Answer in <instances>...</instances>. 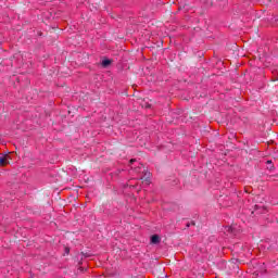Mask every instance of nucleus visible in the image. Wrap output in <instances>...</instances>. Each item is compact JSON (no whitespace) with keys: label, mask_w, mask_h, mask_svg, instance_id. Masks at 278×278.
Listing matches in <instances>:
<instances>
[{"label":"nucleus","mask_w":278,"mask_h":278,"mask_svg":"<svg viewBox=\"0 0 278 278\" xmlns=\"http://www.w3.org/2000/svg\"><path fill=\"white\" fill-rule=\"evenodd\" d=\"M269 170H273V166H271V167H269Z\"/></svg>","instance_id":"9d476101"},{"label":"nucleus","mask_w":278,"mask_h":278,"mask_svg":"<svg viewBox=\"0 0 278 278\" xmlns=\"http://www.w3.org/2000/svg\"><path fill=\"white\" fill-rule=\"evenodd\" d=\"M226 231H228V233H233V227L231 226L226 227Z\"/></svg>","instance_id":"39448f33"},{"label":"nucleus","mask_w":278,"mask_h":278,"mask_svg":"<svg viewBox=\"0 0 278 278\" xmlns=\"http://www.w3.org/2000/svg\"><path fill=\"white\" fill-rule=\"evenodd\" d=\"M142 167H143V165H140V166H138V167H135L136 173H140V170H141Z\"/></svg>","instance_id":"423d86ee"},{"label":"nucleus","mask_w":278,"mask_h":278,"mask_svg":"<svg viewBox=\"0 0 278 278\" xmlns=\"http://www.w3.org/2000/svg\"><path fill=\"white\" fill-rule=\"evenodd\" d=\"M110 64H112V61L111 60H103L102 61V66L104 67V68H108V66H110Z\"/></svg>","instance_id":"20e7f679"},{"label":"nucleus","mask_w":278,"mask_h":278,"mask_svg":"<svg viewBox=\"0 0 278 278\" xmlns=\"http://www.w3.org/2000/svg\"><path fill=\"white\" fill-rule=\"evenodd\" d=\"M255 207H256V210H258V206H257V205H255Z\"/></svg>","instance_id":"9b49d317"},{"label":"nucleus","mask_w":278,"mask_h":278,"mask_svg":"<svg viewBox=\"0 0 278 278\" xmlns=\"http://www.w3.org/2000/svg\"><path fill=\"white\" fill-rule=\"evenodd\" d=\"M10 164V155L0 153V166H8Z\"/></svg>","instance_id":"f257e3e1"},{"label":"nucleus","mask_w":278,"mask_h":278,"mask_svg":"<svg viewBox=\"0 0 278 278\" xmlns=\"http://www.w3.org/2000/svg\"><path fill=\"white\" fill-rule=\"evenodd\" d=\"M266 164H273V161H267Z\"/></svg>","instance_id":"6e6552de"},{"label":"nucleus","mask_w":278,"mask_h":278,"mask_svg":"<svg viewBox=\"0 0 278 278\" xmlns=\"http://www.w3.org/2000/svg\"><path fill=\"white\" fill-rule=\"evenodd\" d=\"M146 186H149L151 184V173L143 172V177L140 178Z\"/></svg>","instance_id":"f03ea898"},{"label":"nucleus","mask_w":278,"mask_h":278,"mask_svg":"<svg viewBox=\"0 0 278 278\" xmlns=\"http://www.w3.org/2000/svg\"><path fill=\"white\" fill-rule=\"evenodd\" d=\"M78 270H81V271H83V270H84V267H79Z\"/></svg>","instance_id":"1a4fd4ad"},{"label":"nucleus","mask_w":278,"mask_h":278,"mask_svg":"<svg viewBox=\"0 0 278 278\" xmlns=\"http://www.w3.org/2000/svg\"><path fill=\"white\" fill-rule=\"evenodd\" d=\"M151 242H152V244H160V236L159 235H153L151 237Z\"/></svg>","instance_id":"7ed1b4c3"},{"label":"nucleus","mask_w":278,"mask_h":278,"mask_svg":"<svg viewBox=\"0 0 278 278\" xmlns=\"http://www.w3.org/2000/svg\"><path fill=\"white\" fill-rule=\"evenodd\" d=\"M134 162H136V159L130 160V164H134Z\"/></svg>","instance_id":"0eeeda50"}]
</instances>
